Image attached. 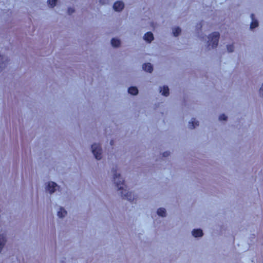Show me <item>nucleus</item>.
Masks as SVG:
<instances>
[{
	"label": "nucleus",
	"instance_id": "obj_1",
	"mask_svg": "<svg viewBox=\"0 0 263 263\" xmlns=\"http://www.w3.org/2000/svg\"><path fill=\"white\" fill-rule=\"evenodd\" d=\"M117 166L112 167L111 172L112 173V182L117 191L119 192L121 198L130 202L133 201L132 193L127 190L128 186L126 184L124 179L121 176V173L117 172Z\"/></svg>",
	"mask_w": 263,
	"mask_h": 263
},
{
	"label": "nucleus",
	"instance_id": "obj_2",
	"mask_svg": "<svg viewBox=\"0 0 263 263\" xmlns=\"http://www.w3.org/2000/svg\"><path fill=\"white\" fill-rule=\"evenodd\" d=\"M90 151L95 159L101 160L103 157V149L100 143L93 142L90 145Z\"/></svg>",
	"mask_w": 263,
	"mask_h": 263
},
{
	"label": "nucleus",
	"instance_id": "obj_3",
	"mask_svg": "<svg viewBox=\"0 0 263 263\" xmlns=\"http://www.w3.org/2000/svg\"><path fill=\"white\" fill-rule=\"evenodd\" d=\"M61 190V186L53 181H48L45 183V191L52 195L56 191Z\"/></svg>",
	"mask_w": 263,
	"mask_h": 263
},
{
	"label": "nucleus",
	"instance_id": "obj_4",
	"mask_svg": "<svg viewBox=\"0 0 263 263\" xmlns=\"http://www.w3.org/2000/svg\"><path fill=\"white\" fill-rule=\"evenodd\" d=\"M219 38V33L217 32H215L211 34L208 36V47L209 49L215 48L217 47Z\"/></svg>",
	"mask_w": 263,
	"mask_h": 263
},
{
	"label": "nucleus",
	"instance_id": "obj_5",
	"mask_svg": "<svg viewBox=\"0 0 263 263\" xmlns=\"http://www.w3.org/2000/svg\"><path fill=\"white\" fill-rule=\"evenodd\" d=\"M7 242V238L6 234L5 233L0 234V254L2 253Z\"/></svg>",
	"mask_w": 263,
	"mask_h": 263
},
{
	"label": "nucleus",
	"instance_id": "obj_6",
	"mask_svg": "<svg viewBox=\"0 0 263 263\" xmlns=\"http://www.w3.org/2000/svg\"><path fill=\"white\" fill-rule=\"evenodd\" d=\"M192 235L195 238H201L203 236V232L201 228H195L192 231Z\"/></svg>",
	"mask_w": 263,
	"mask_h": 263
},
{
	"label": "nucleus",
	"instance_id": "obj_7",
	"mask_svg": "<svg viewBox=\"0 0 263 263\" xmlns=\"http://www.w3.org/2000/svg\"><path fill=\"white\" fill-rule=\"evenodd\" d=\"M199 126V121L193 117L189 122L188 127L190 129H193Z\"/></svg>",
	"mask_w": 263,
	"mask_h": 263
},
{
	"label": "nucleus",
	"instance_id": "obj_8",
	"mask_svg": "<svg viewBox=\"0 0 263 263\" xmlns=\"http://www.w3.org/2000/svg\"><path fill=\"white\" fill-rule=\"evenodd\" d=\"M67 212L63 206H60L57 212V216L59 218L63 219L67 215Z\"/></svg>",
	"mask_w": 263,
	"mask_h": 263
},
{
	"label": "nucleus",
	"instance_id": "obj_9",
	"mask_svg": "<svg viewBox=\"0 0 263 263\" xmlns=\"http://www.w3.org/2000/svg\"><path fill=\"white\" fill-rule=\"evenodd\" d=\"M124 6V3L122 2L118 1L115 3L113 8L115 11H120L123 9Z\"/></svg>",
	"mask_w": 263,
	"mask_h": 263
},
{
	"label": "nucleus",
	"instance_id": "obj_10",
	"mask_svg": "<svg viewBox=\"0 0 263 263\" xmlns=\"http://www.w3.org/2000/svg\"><path fill=\"white\" fill-rule=\"evenodd\" d=\"M157 214L161 217H165L167 215L166 210L164 208L160 207L157 210Z\"/></svg>",
	"mask_w": 263,
	"mask_h": 263
},
{
	"label": "nucleus",
	"instance_id": "obj_11",
	"mask_svg": "<svg viewBox=\"0 0 263 263\" xmlns=\"http://www.w3.org/2000/svg\"><path fill=\"white\" fill-rule=\"evenodd\" d=\"M143 39L148 43H151L154 39L153 34L151 32H148L144 34Z\"/></svg>",
	"mask_w": 263,
	"mask_h": 263
},
{
	"label": "nucleus",
	"instance_id": "obj_12",
	"mask_svg": "<svg viewBox=\"0 0 263 263\" xmlns=\"http://www.w3.org/2000/svg\"><path fill=\"white\" fill-rule=\"evenodd\" d=\"M142 68L145 71H147V72H148L150 73L152 72L153 70V66H152V64L149 63H148L146 64H144L142 66Z\"/></svg>",
	"mask_w": 263,
	"mask_h": 263
},
{
	"label": "nucleus",
	"instance_id": "obj_13",
	"mask_svg": "<svg viewBox=\"0 0 263 263\" xmlns=\"http://www.w3.org/2000/svg\"><path fill=\"white\" fill-rule=\"evenodd\" d=\"M251 17L252 19V22L250 25V28L252 29L257 27L258 23L257 21L254 18V15L253 14H251Z\"/></svg>",
	"mask_w": 263,
	"mask_h": 263
},
{
	"label": "nucleus",
	"instance_id": "obj_14",
	"mask_svg": "<svg viewBox=\"0 0 263 263\" xmlns=\"http://www.w3.org/2000/svg\"><path fill=\"white\" fill-rule=\"evenodd\" d=\"M160 92L162 95L166 97L169 95V88L167 86H164L163 87H160Z\"/></svg>",
	"mask_w": 263,
	"mask_h": 263
},
{
	"label": "nucleus",
	"instance_id": "obj_15",
	"mask_svg": "<svg viewBox=\"0 0 263 263\" xmlns=\"http://www.w3.org/2000/svg\"><path fill=\"white\" fill-rule=\"evenodd\" d=\"M7 60L4 57L0 55V69H3L6 66Z\"/></svg>",
	"mask_w": 263,
	"mask_h": 263
},
{
	"label": "nucleus",
	"instance_id": "obj_16",
	"mask_svg": "<svg viewBox=\"0 0 263 263\" xmlns=\"http://www.w3.org/2000/svg\"><path fill=\"white\" fill-rule=\"evenodd\" d=\"M128 92L131 95H136L138 93V90L137 87L132 86L128 88Z\"/></svg>",
	"mask_w": 263,
	"mask_h": 263
},
{
	"label": "nucleus",
	"instance_id": "obj_17",
	"mask_svg": "<svg viewBox=\"0 0 263 263\" xmlns=\"http://www.w3.org/2000/svg\"><path fill=\"white\" fill-rule=\"evenodd\" d=\"M111 44L113 47H117L120 45V41L117 39L114 38L111 41Z\"/></svg>",
	"mask_w": 263,
	"mask_h": 263
},
{
	"label": "nucleus",
	"instance_id": "obj_18",
	"mask_svg": "<svg viewBox=\"0 0 263 263\" xmlns=\"http://www.w3.org/2000/svg\"><path fill=\"white\" fill-rule=\"evenodd\" d=\"M181 32V29L179 27H175L173 29V33L175 36L179 35Z\"/></svg>",
	"mask_w": 263,
	"mask_h": 263
},
{
	"label": "nucleus",
	"instance_id": "obj_19",
	"mask_svg": "<svg viewBox=\"0 0 263 263\" xmlns=\"http://www.w3.org/2000/svg\"><path fill=\"white\" fill-rule=\"evenodd\" d=\"M57 0H48V5L51 8L54 7L57 3Z\"/></svg>",
	"mask_w": 263,
	"mask_h": 263
},
{
	"label": "nucleus",
	"instance_id": "obj_20",
	"mask_svg": "<svg viewBox=\"0 0 263 263\" xmlns=\"http://www.w3.org/2000/svg\"><path fill=\"white\" fill-rule=\"evenodd\" d=\"M218 120L221 122H227L228 120L229 116H218Z\"/></svg>",
	"mask_w": 263,
	"mask_h": 263
},
{
	"label": "nucleus",
	"instance_id": "obj_21",
	"mask_svg": "<svg viewBox=\"0 0 263 263\" xmlns=\"http://www.w3.org/2000/svg\"><path fill=\"white\" fill-rule=\"evenodd\" d=\"M171 154V153L169 151H165L162 153V156L163 157L166 158L168 157Z\"/></svg>",
	"mask_w": 263,
	"mask_h": 263
},
{
	"label": "nucleus",
	"instance_id": "obj_22",
	"mask_svg": "<svg viewBox=\"0 0 263 263\" xmlns=\"http://www.w3.org/2000/svg\"><path fill=\"white\" fill-rule=\"evenodd\" d=\"M227 50L228 52H231L233 51L234 47L233 45H228L227 46Z\"/></svg>",
	"mask_w": 263,
	"mask_h": 263
},
{
	"label": "nucleus",
	"instance_id": "obj_23",
	"mask_svg": "<svg viewBox=\"0 0 263 263\" xmlns=\"http://www.w3.org/2000/svg\"><path fill=\"white\" fill-rule=\"evenodd\" d=\"M255 237H256V236H255V234H251L250 237V241L253 242V240L255 239Z\"/></svg>",
	"mask_w": 263,
	"mask_h": 263
},
{
	"label": "nucleus",
	"instance_id": "obj_24",
	"mask_svg": "<svg viewBox=\"0 0 263 263\" xmlns=\"http://www.w3.org/2000/svg\"><path fill=\"white\" fill-rule=\"evenodd\" d=\"M74 11V10L73 8H69L68 9V13L69 14H71L72 13H73Z\"/></svg>",
	"mask_w": 263,
	"mask_h": 263
},
{
	"label": "nucleus",
	"instance_id": "obj_25",
	"mask_svg": "<svg viewBox=\"0 0 263 263\" xmlns=\"http://www.w3.org/2000/svg\"><path fill=\"white\" fill-rule=\"evenodd\" d=\"M108 0H100V3L102 4H105L108 3Z\"/></svg>",
	"mask_w": 263,
	"mask_h": 263
},
{
	"label": "nucleus",
	"instance_id": "obj_26",
	"mask_svg": "<svg viewBox=\"0 0 263 263\" xmlns=\"http://www.w3.org/2000/svg\"><path fill=\"white\" fill-rule=\"evenodd\" d=\"M66 258L65 257H63V259H62L61 260H60V263H66Z\"/></svg>",
	"mask_w": 263,
	"mask_h": 263
},
{
	"label": "nucleus",
	"instance_id": "obj_27",
	"mask_svg": "<svg viewBox=\"0 0 263 263\" xmlns=\"http://www.w3.org/2000/svg\"><path fill=\"white\" fill-rule=\"evenodd\" d=\"M109 144L110 145H113L114 144V141L112 139H111L109 142Z\"/></svg>",
	"mask_w": 263,
	"mask_h": 263
},
{
	"label": "nucleus",
	"instance_id": "obj_28",
	"mask_svg": "<svg viewBox=\"0 0 263 263\" xmlns=\"http://www.w3.org/2000/svg\"><path fill=\"white\" fill-rule=\"evenodd\" d=\"M234 240H235V238H234V237H233V241H234Z\"/></svg>",
	"mask_w": 263,
	"mask_h": 263
}]
</instances>
